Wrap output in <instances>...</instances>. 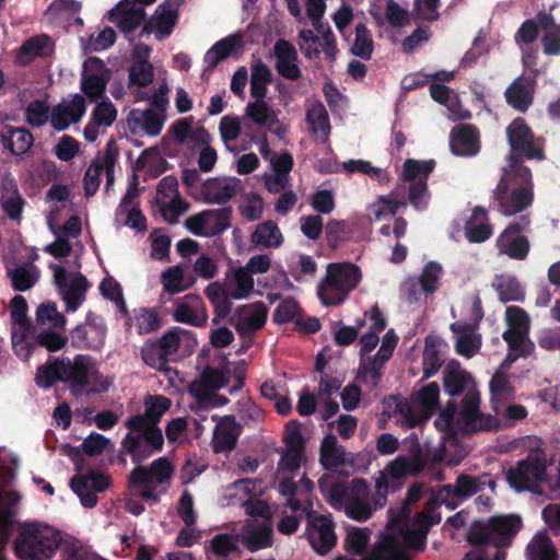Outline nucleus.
I'll return each instance as SVG.
<instances>
[{"instance_id":"nucleus-1","label":"nucleus","mask_w":560,"mask_h":560,"mask_svg":"<svg viewBox=\"0 0 560 560\" xmlns=\"http://www.w3.org/2000/svg\"><path fill=\"white\" fill-rule=\"evenodd\" d=\"M486 486L493 489L495 482L487 475L475 477L460 475L455 486L445 485L440 488L427 503L424 511L409 517L406 506L388 510V523L378 535L370 553L361 560H409L407 550L421 551L425 547L429 528L440 523L441 515L438 505L455 510L459 503Z\"/></svg>"},{"instance_id":"nucleus-2","label":"nucleus","mask_w":560,"mask_h":560,"mask_svg":"<svg viewBox=\"0 0 560 560\" xmlns=\"http://www.w3.org/2000/svg\"><path fill=\"white\" fill-rule=\"evenodd\" d=\"M440 454L431 455L428 451L417 447L409 456H397L376 478V495L373 504L369 502L370 488L365 480L353 479L346 483L339 478L325 475L318 487L326 501L335 509L357 522L368 521L373 513L384 506L389 489L395 488L398 479L416 476L428 467L429 462L439 463Z\"/></svg>"},{"instance_id":"nucleus-3","label":"nucleus","mask_w":560,"mask_h":560,"mask_svg":"<svg viewBox=\"0 0 560 560\" xmlns=\"http://www.w3.org/2000/svg\"><path fill=\"white\" fill-rule=\"evenodd\" d=\"M57 381L68 384L75 396L105 393L112 385V381L98 372L92 358L83 354H78L73 359L60 358L38 368V386L48 388Z\"/></svg>"},{"instance_id":"nucleus-4","label":"nucleus","mask_w":560,"mask_h":560,"mask_svg":"<svg viewBox=\"0 0 560 560\" xmlns=\"http://www.w3.org/2000/svg\"><path fill=\"white\" fill-rule=\"evenodd\" d=\"M443 385L447 395H463L458 421L469 430H489L494 420L480 412V395L471 375L458 362L451 361L443 371Z\"/></svg>"},{"instance_id":"nucleus-5","label":"nucleus","mask_w":560,"mask_h":560,"mask_svg":"<svg viewBox=\"0 0 560 560\" xmlns=\"http://www.w3.org/2000/svg\"><path fill=\"white\" fill-rule=\"evenodd\" d=\"M60 542V533L54 527L39 522H24L18 525L13 547L21 560H50Z\"/></svg>"},{"instance_id":"nucleus-6","label":"nucleus","mask_w":560,"mask_h":560,"mask_svg":"<svg viewBox=\"0 0 560 560\" xmlns=\"http://www.w3.org/2000/svg\"><path fill=\"white\" fill-rule=\"evenodd\" d=\"M498 210L506 217L528 208L533 202L532 172L522 165H510L493 191Z\"/></svg>"},{"instance_id":"nucleus-7","label":"nucleus","mask_w":560,"mask_h":560,"mask_svg":"<svg viewBox=\"0 0 560 560\" xmlns=\"http://www.w3.org/2000/svg\"><path fill=\"white\" fill-rule=\"evenodd\" d=\"M380 343V337L376 331H366L359 338V358L358 377L365 383L376 385L382 376L385 363L392 358L398 343V336L393 329L386 331L381 340L380 348L373 354Z\"/></svg>"},{"instance_id":"nucleus-8","label":"nucleus","mask_w":560,"mask_h":560,"mask_svg":"<svg viewBox=\"0 0 560 560\" xmlns=\"http://www.w3.org/2000/svg\"><path fill=\"white\" fill-rule=\"evenodd\" d=\"M508 482L517 492L530 491L541 493L539 487L545 485L555 494H560V475L547 477V458L541 450H535L520 460L506 475Z\"/></svg>"},{"instance_id":"nucleus-9","label":"nucleus","mask_w":560,"mask_h":560,"mask_svg":"<svg viewBox=\"0 0 560 560\" xmlns=\"http://www.w3.org/2000/svg\"><path fill=\"white\" fill-rule=\"evenodd\" d=\"M361 279L360 269L353 264H330L326 277L318 285L317 294L326 306L343 303Z\"/></svg>"},{"instance_id":"nucleus-10","label":"nucleus","mask_w":560,"mask_h":560,"mask_svg":"<svg viewBox=\"0 0 560 560\" xmlns=\"http://www.w3.org/2000/svg\"><path fill=\"white\" fill-rule=\"evenodd\" d=\"M128 433L121 441V448L133 463H141L163 448L164 436L159 427H149L141 418L125 421Z\"/></svg>"},{"instance_id":"nucleus-11","label":"nucleus","mask_w":560,"mask_h":560,"mask_svg":"<svg viewBox=\"0 0 560 560\" xmlns=\"http://www.w3.org/2000/svg\"><path fill=\"white\" fill-rule=\"evenodd\" d=\"M439 397V385L430 383L417 392L410 402L393 398L396 420L408 428H413L427 420L438 409Z\"/></svg>"},{"instance_id":"nucleus-12","label":"nucleus","mask_w":560,"mask_h":560,"mask_svg":"<svg viewBox=\"0 0 560 560\" xmlns=\"http://www.w3.org/2000/svg\"><path fill=\"white\" fill-rule=\"evenodd\" d=\"M205 294L214 307L215 316H228L232 311V301L245 298V267L229 269L222 281L207 285Z\"/></svg>"},{"instance_id":"nucleus-13","label":"nucleus","mask_w":560,"mask_h":560,"mask_svg":"<svg viewBox=\"0 0 560 560\" xmlns=\"http://www.w3.org/2000/svg\"><path fill=\"white\" fill-rule=\"evenodd\" d=\"M273 529L271 512L262 500L247 499V551H257L272 546Z\"/></svg>"},{"instance_id":"nucleus-14","label":"nucleus","mask_w":560,"mask_h":560,"mask_svg":"<svg viewBox=\"0 0 560 560\" xmlns=\"http://www.w3.org/2000/svg\"><path fill=\"white\" fill-rule=\"evenodd\" d=\"M16 459L5 450H0V487L14 478ZM21 501L16 491H0V560H5L2 551L7 545L9 528L12 523L13 508Z\"/></svg>"},{"instance_id":"nucleus-15","label":"nucleus","mask_w":560,"mask_h":560,"mask_svg":"<svg viewBox=\"0 0 560 560\" xmlns=\"http://www.w3.org/2000/svg\"><path fill=\"white\" fill-rule=\"evenodd\" d=\"M174 466L167 457H159L148 466H137L129 475V483L140 489L144 500H156L155 488L167 483L173 476Z\"/></svg>"},{"instance_id":"nucleus-16","label":"nucleus","mask_w":560,"mask_h":560,"mask_svg":"<svg viewBox=\"0 0 560 560\" xmlns=\"http://www.w3.org/2000/svg\"><path fill=\"white\" fill-rule=\"evenodd\" d=\"M224 384V375L219 369L206 366L200 376L191 382L188 388L189 394L197 399V402L191 406V410L199 413L208 408L224 405L226 399L217 394Z\"/></svg>"},{"instance_id":"nucleus-17","label":"nucleus","mask_w":560,"mask_h":560,"mask_svg":"<svg viewBox=\"0 0 560 560\" xmlns=\"http://www.w3.org/2000/svg\"><path fill=\"white\" fill-rule=\"evenodd\" d=\"M522 527L518 515L509 514L491 517L487 524L474 529L469 541L477 545L506 546Z\"/></svg>"},{"instance_id":"nucleus-18","label":"nucleus","mask_w":560,"mask_h":560,"mask_svg":"<svg viewBox=\"0 0 560 560\" xmlns=\"http://www.w3.org/2000/svg\"><path fill=\"white\" fill-rule=\"evenodd\" d=\"M434 168V162L418 161L408 159L405 161L401 172V180L409 184L410 203L421 210L428 206L430 195L428 191L427 180Z\"/></svg>"},{"instance_id":"nucleus-19","label":"nucleus","mask_w":560,"mask_h":560,"mask_svg":"<svg viewBox=\"0 0 560 560\" xmlns=\"http://www.w3.org/2000/svg\"><path fill=\"white\" fill-rule=\"evenodd\" d=\"M27 302L22 295H15L9 303L11 339L15 354L27 360L31 354V320L27 316Z\"/></svg>"},{"instance_id":"nucleus-20","label":"nucleus","mask_w":560,"mask_h":560,"mask_svg":"<svg viewBox=\"0 0 560 560\" xmlns=\"http://www.w3.org/2000/svg\"><path fill=\"white\" fill-rule=\"evenodd\" d=\"M505 319L509 328L503 332V339L510 347V353L516 357L526 355L532 343L528 339L530 318L518 306H509L505 311Z\"/></svg>"},{"instance_id":"nucleus-21","label":"nucleus","mask_w":560,"mask_h":560,"mask_svg":"<svg viewBox=\"0 0 560 560\" xmlns=\"http://www.w3.org/2000/svg\"><path fill=\"white\" fill-rule=\"evenodd\" d=\"M506 137L511 147L510 165H518L514 155L517 152L523 153L527 159H544L540 139L534 138L522 118L514 119L508 127Z\"/></svg>"},{"instance_id":"nucleus-22","label":"nucleus","mask_w":560,"mask_h":560,"mask_svg":"<svg viewBox=\"0 0 560 560\" xmlns=\"http://www.w3.org/2000/svg\"><path fill=\"white\" fill-rule=\"evenodd\" d=\"M54 281L66 303L68 312H75L85 299L88 281L79 272H70L65 268L52 265Z\"/></svg>"},{"instance_id":"nucleus-23","label":"nucleus","mask_w":560,"mask_h":560,"mask_svg":"<svg viewBox=\"0 0 560 560\" xmlns=\"http://www.w3.org/2000/svg\"><path fill=\"white\" fill-rule=\"evenodd\" d=\"M155 200L165 221L172 224L188 209L187 202L179 196L178 182L174 176H165L159 182Z\"/></svg>"},{"instance_id":"nucleus-24","label":"nucleus","mask_w":560,"mask_h":560,"mask_svg":"<svg viewBox=\"0 0 560 560\" xmlns=\"http://www.w3.org/2000/svg\"><path fill=\"white\" fill-rule=\"evenodd\" d=\"M316 33L311 30H301L298 36V45L302 54L308 58H318L324 52L328 59L336 54L335 36L330 27L326 25L314 26Z\"/></svg>"},{"instance_id":"nucleus-25","label":"nucleus","mask_w":560,"mask_h":560,"mask_svg":"<svg viewBox=\"0 0 560 560\" xmlns=\"http://www.w3.org/2000/svg\"><path fill=\"white\" fill-rule=\"evenodd\" d=\"M230 209L205 210L185 221L187 230L198 236H214L230 226Z\"/></svg>"},{"instance_id":"nucleus-26","label":"nucleus","mask_w":560,"mask_h":560,"mask_svg":"<svg viewBox=\"0 0 560 560\" xmlns=\"http://www.w3.org/2000/svg\"><path fill=\"white\" fill-rule=\"evenodd\" d=\"M109 77L110 71L101 59L89 58L83 63L81 91L91 101H97L104 96Z\"/></svg>"},{"instance_id":"nucleus-27","label":"nucleus","mask_w":560,"mask_h":560,"mask_svg":"<svg viewBox=\"0 0 560 560\" xmlns=\"http://www.w3.org/2000/svg\"><path fill=\"white\" fill-rule=\"evenodd\" d=\"M307 538L313 549L319 555L328 553L337 542L335 524L330 515H313L310 511Z\"/></svg>"},{"instance_id":"nucleus-28","label":"nucleus","mask_w":560,"mask_h":560,"mask_svg":"<svg viewBox=\"0 0 560 560\" xmlns=\"http://www.w3.org/2000/svg\"><path fill=\"white\" fill-rule=\"evenodd\" d=\"M278 488L279 492L287 499L288 508L293 512H301L305 516H310V511L313 510L310 494L314 485L307 477L303 476L299 485L289 477H282Z\"/></svg>"},{"instance_id":"nucleus-29","label":"nucleus","mask_w":560,"mask_h":560,"mask_svg":"<svg viewBox=\"0 0 560 560\" xmlns=\"http://www.w3.org/2000/svg\"><path fill=\"white\" fill-rule=\"evenodd\" d=\"M71 489L80 498L84 508H94L97 504L96 493L109 487L108 477L100 471H89L86 475H77L71 478Z\"/></svg>"},{"instance_id":"nucleus-30","label":"nucleus","mask_w":560,"mask_h":560,"mask_svg":"<svg viewBox=\"0 0 560 560\" xmlns=\"http://www.w3.org/2000/svg\"><path fill=\"white\" fill-rule=\"evenodd\" d=\"M86 112L85 98L81 94H73L63 98L50 110V125L57 131L67 130L71 125L78 124Z\"/></svg>"},{"instance_id":"nucleus-31","label":"nucleus","mask_w":560,"mask_h":560,"mask_svg":"<svg viewBox=\"0 0 560 560\" xmlns=\"http://www.w3.org/2000/svg\"><path fill=\"white\" fill-rule=\"evenodd\" d=\"M529 224L527 217L517 223L510 224L499 236L497 246L500 254L513 259H524L528 254V241L521 232Z\"/></svg>"},{"instance_id":"nucleus-32","label":"nucleus","mask_w":560,"mask_h":560,"mask_svg":"<svg viewBox=\"0 0 560 560\" xmlns=\"http://www.w3.org/2000/svg\"><path fill=\"white\" fill-rule=\"evenodd\" d=\"M118 110L108 97H103L92 109L89 121L83 129L84 139L95 142L116 121Z\"/></svg>"},{"instance_id":"nucleus-33","label":"nucleus","mask_w":560,"mask_h":560,"mask_svg":"<svg viewBox=\"0 0 560 560\" xmlns=\"http://www.w3.org/2000/svg\"><path fill=\"white\" fill-rule=\"evenodd\" d=\"M517 358L513 353H509L490 381L491 402L497 413L503 412L505 405L513 399L514 389L506 372Z\"/></svg>"},{"instance_id":"nucleus-34","label":"nucleus","mask_w":560,"mask_h":560,"mask_svg":"<svg viewBox=\"0 0 560 560\" xmlns=\"http://www.w3.org/2000/svg\"><path fill=\"white\" fill-rule=\"evenodd\" d=\"M242 189V182L236 177H211L200 187V197L206 203L223 205Z\"/></svg>"},{"instance_id":"nucleus-35","label":"nucleus","mask_w":560,"mask_h":560,"mask_svg":"<svg viewBox=\"0 0 560 560\" xmlns=\"http://www.w3.org/2000/svg\"><path fill=\"white\" fill-rule=\"evenodd\" d=\"M109 19L128 37L136 28L145 24V11L135 0H121L110 10Z\"/></svg>"},{"instance_id":"nucleus-36","label":"nucleus","mask_w":560,"mask_h":560,"mask_svg":"<svg viewBox=\"0 0 560 560\" xmlns=\"http://www.w3.org/2000/svg\"><path fill=\"white\" fill-rule=\"evenodd\" d=\"M151 48L145 44H137L132 49V60L129 68V88H143L154 78V68L149 61Z\"/></svg>"},{"instance_id":"nucleus-37","label":"nucleus","mask_w":560,"mask_h":560,"mask_svg":"<svg viewBox=\"0 0 560 560\" xmlns=\"http://www.w3.org/2000/svg\"><path fill=\"white\" fill-rule=\"evenodd\" d=\"M139 189L137 183L129 185L116 209V221L137 231L145 230V218L138 208Z\"/></svg>"},{"instance_id":"nucleus-38","label":"nucleus","mask_w":560,"mask_h":560,"mask_svg":"<svg viewBox=\"0 0 560 560\" xmlns=\"http://www.w3.org/2000/svg\"><path fill=\"white\" fill-rule=\"evenodd\" d=\"M174 319L196 327L203 326L208 319V313L201 298L197 294H187L176 300Z\"/></svg>"},{"instance_id":"nucleus-39","label":"nucleus","mask_w":560,"mask_h":560,"mask_svg":"<svg viewBox=\"0 0 560 560\" xmlns=\"http://www.w3.org/2000/svg\"><path fill=\"white\" fill-rule=\"evenodd\" d=\"M127 121L132 133L155 137L163 128L165 115L153 108H137L130 110Z\"/></svg>"},{"instance_id":"nucleus-40","label":"nucleus","mask_w":560,"mask_h":560,"mask_svg":"<svg viewBox=\"0 0 560 560\" xmlns=\"http://www.w3.org/2000/svg\"><path fill=\"white\" fill-rule=\"evenodd\" d=\"M177 22V9L168 1L160 4L154 15L143 25L141 35L155 33L159 40L171 35Z\"/></svg>"},{"instance_id":"nucleus-41","label":"nucleus","mask_w":560,"mask_h":560,"mask_svg":"<svg viewBox=\"0 0 560 560\" xmlns=\"http://www.w3.org/2000/svg\"><path fill=\"white\" fill-rule=\"evenodd\" d=\"M450 148L457 156H474L480 150L477 130L469 125L454 128L450 136Z\"/></svg>"},{"instance_id":"nucleus-42","label":"nucleus","mask_w":560,"mask_h":560,"mask_svg":"<svg viewBox=\"0 0 560 560\" xmlns=\"http://www.w3.org/2000/svg\"><path fill=\"white\" fill-rule=\"evenodd\" d=\"M276 68L280 75L289 80H296L301 75L298 65V52L294 46L285 40L279 39L273 46Z\"/></svg>"},{"instance_id":"nucleus-43","label":"nucleus","mask_w":560,"mask_h":560,"mask_svg":"<svg viewBox=\"0 0 560 560\" xmlns=\"http://www.w3.org/2000/svg\"><path fill=\"white\" fill-rule=\"evenodd\" d=\"M242 433V427L232 417L222 418L215 425L212 448L215 453L231 452Z\"/></svg>"},{"instance_id":"nucleus-44","label":"nucleus","mask_w":560,"mask_h":560,"mask_svg":"<svg viewBox=\"0 0 560 560\" xmlns=\"http://www.w3.org/2000/svg\"><path fill=\"white\" fill-rule=\"evenodd\" d=\"M447 349V343L439 336L429 335L425 338L422 360L423 375L425 377H431L438 373L445 361Z\"/></svg>"},{"instance_id":"nucleus-45","label":"nucleus","mask_w":560,"mask_h":560,"mask_svg":"<svg viewBox=\"0 0 560 560\" xmlns=\"http://www.w3.org/2000/svg\"><path fill=\"white\" fill-rule=\"evenodd\" d=\"M243 39L242 35L234 34L224 37L217 42L205 54L203 62L206 63L205 71L213 70L219 62L233 56L242 50Z\"/></svg>"},{"instance_id":"nucleus-46","label":"nucleus","mask_w":560,"mask_h":560,"mask_svg":"<svg viewBox=\"0 0 560 560\" xmlns=\"http://www.w3.org/2000/svg\"><path fill=\"white\" fill-rule=\"evenodd\" d=\"M451 329L456 336L455 349L459 355L470 359L479 352L481 336L478 334L476 327L454 323L451 325Z\"/></svg>"},{"instance_id":"nucleus-47","label":"nucleus","mask_w":560,"mask_h":560,"mask_svg":"<svg viewBox=\"0 0 560 560\" xmlns=\"http://www.w3.org/2000/svg\"><path fill=\"white\" fill-rule=\"evenodd\" d=\"M106 337V326L102 320H89L83 325L77 326L71 338L79 347L98 349L104 345Z\"/></svg>"},{"instance_id":"nucleus-48","label":"nucleus","mask_w":560,"mask_h":560,"mask_svg":"<svg viewBox=\"0 0 560 560\" xmlns=\"http://www.w3.org/2000/svg\"><path fill=\"white\" fill-rule=\"evenodd\" d=\"M283 241L284 238L278 224L271 220L257 224L250 234V243L257 248H279Z\"/></svg>"},{"instance_id":"nucleus-49","label":"nucleus","mask_w":560,"mask_h":560,"mask_svg":"<svg viewBox=\"0 0 560 560\" xmlns=\"http://www.w3.org/2000/svg\"><path fill=\"white\" fill-rule=\"evenodd\" d=\"M534 81L529 78L520 77L506 89L505 97L508 103L520 112H525L533 101Z\"/></svg>"},{"instance_id":"nucleus-50","label":"nucleus","mask_w":560,"mask_h":560,"mask_svg":"<svg viewBox=\"0 0 560 560\" xmlns=\"http://www.w3.org/2000/svg\"><path fill=\"white\" fill-rule=\"evenodd\" d=\"M306 124L313 136L320 142L328 140L331 127L329 115L323 103H313L306 110Z\"/></svg>"},{"instance_id":"nucleus-51","label":"nucleus","mask_w":560,"mask_h":560,"mask_svg":"<svg viewBox=\"0 0 560 560\" xmlns=\"http://www.w3.org/2000/svg\"><path fill=\"white\" fill-rule=\"evenodd\" d=\"M539 31L542 33L541 42L546 55L560 54V24H557L551 14L539 12L537 14Z\"/></svg>"},{"instance_id":"nucleus-52","label":"nucleus","mask_w":560,"mask_h":560,"mask_svg":"<svg viewBox=\"0 0 560 560\" xmlns=\"http://www.w3.org/2000/svg\"><path fill=\"white\" fill-rule=\"evenodd\" d=\"M1 140L12 154L22 155L26 153L33 145V136L23 128L4 127L1 131Z\"/></svg>"},{"instance_id":"nucleus-53","label":"nucleus","mask_w":560,"mask_h":560,"mask_svg":"<svg viewBox=\"0 0 560 560\" xmlns=\"http://www.w3.org/2000/svg\"><path fill=\"white\" fill-rule=\"evenodd\" d=\"M319 462L326 469L337 468L346 463V452L334 434H327L323 439Z\"/></svg>"},{"instance_id":"nucleus-54","label":"nucleus","mask_w":560,"mask_h":560,"mask_svg":"<svg viewBox=\"0 0 560 560\" xmlns=\"http://www.w3.org/2000/svg\"><path fill=\"white\" fill-rule=\"evenodd\" d=\"M12 287L15 291H27L32 289L39 279V269L33 264L19 265L8 270Z\"/></svg>"},{"instance_id":"nucleus-55","label":"nucleus","mask_w":560,"mask_h":560,"mask_svg":"<svg viewBox=\"0 0 560 560\" xmlns=\"http://www.w3.org/2000/svg\"><path fill=\"white\" fill-rule=\"evenodd\" d=\"M54 45L47 35H38L27 39L20 48L19 61L28 63L33 58L48 56L52 52Z\"/></svg>"},{"instance_id":"nucleus-56","label":"nucleus","mask_w":560,"mask_h":560,"mask_svg":"<svg viewBox=\"0 0 560 560\" xmlns=\"http://www.w3.org/2000/svg\"><path fill=\"white\" fill-rule=\"evenodd\" d=\"M171 407V400L164 396H149L144 400V412L132 416L131 418H141L143 423L149 427H159L161 417Z\"/></svg>"},{"instance_id":"nucleus-57","label":"nucleus","mask_w":560,"mask_h":560,"mask_svg":"<svg viewBox=\"0 0 560 560\" xmlns=\"http://www.w3.org/2000/svg\"><path fill=\"white\" fill-rule=\"evenodd\" d=\"M161 282L166 292L177 294L189 289L195 281L185 275L180 266H173L162 272Z\"/></svg>"},{"instance_id":"nucleus-58","label":"nucleus","mask_w":560,"mask_h":560,"mask_svg":"<svg viewBox=\"0 0 560 560\" xmlns=\"http://www.w3.org/2000/svg\"><path fill=\"white\" fill-rule=\"evenodd\" d=\"M527 560H557L558 555L551 539L545 533L534 536L526 549Z\"/></svg>"},{"instance_id":"nucleus-59","label":"nucleus","mask_w":560,"mask_h":560,"mask_svg":"<svg viewBox=\"0 0 560 560\" xmlns=\"http://www.w3.org/2000/svg\"><path fill=\"white\" fill-rule=\"evenodd\" d=\"M156 342L168 359L177 352L182 343L196 345V339L192 337L191 332L186 329L172 328Z\"/></svg>"},{"instance_id":"nucleus-60","label":"nucleus","mask_w":560,"mask_h":560,"mask_svg":"<svg viewBox=\"0 0 560 560\" xmlns=\"http://www.w3.org/2000/svg\"><path fill=\"white\" fill-rule=\"evenodd\" d=\"M487 218L485 209L476 208L472 213V220L465 228V235L471 243H480L488 240L492 234V229L483 221Z\"/></svg>"},{"instance_id":"nucleus-61","label":"nucleus","mask_w":560,"mask_h":560,"mask_svg":"<svg viewBox=\"0 0 560 560\" xmlns=\"http://www.w3.org/2000/svg\"><path fill=\"white\" fill-rule=\"evenodd\" d=\"M255 101L247 105V118L257 125L271 128L277 122V114L270 107L265 97H254Z\"/></svg>"},{"instance_id":"nucleus-62","label":"nucleus","mask_w":560,"mask_h":560,"mask_svg":"<svg viewBox=\"0 0 560 560\" xmlns=\"http://www.w3.org/2000/svg\"><path fill=\"white\" fill-rule=\"evenodd\" d=\"M371 534L368 527L348 526L345 538L346 549L353 555H363L370 544Z\"/></svg>"},{"instance_id":"nucleus-63","label":"nucleus","mask_w":560,"mask_h":560,"mask_svg":"<svg viewBox=\"0 0 560 560\" xmlns=\"http://www.w3.org/2000/svg\"><path fill=\"white\" fill-rule=\"evenodd\" d=\"M245 542V538L234 534H219L210 541V549L219 557H229L238 555L240 546Z\"/></svg>"},{"instance_id":"nucleus-64","label":"nucleus","mask_w":560,"mask_h":560,"mask_svg":"<svg viewBox=\"0 0 560 560\" xmlns=\"http://www.w3.org/2000/svg\"><path fill=\"white\" fill-rule=\"evenodd\" d=\"M493 287L499 294L502 302L522 301L524 299V291L518 281L512 276H497L493 281Z\"/></svg>"}]
</instances>
